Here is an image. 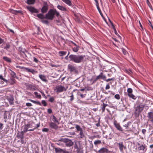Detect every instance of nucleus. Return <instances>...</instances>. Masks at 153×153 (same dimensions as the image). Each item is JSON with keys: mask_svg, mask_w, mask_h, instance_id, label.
<instances>
[{"mask_svg": "<svg viewBox=\"0 0 153 153\" xmlns=\"http://www.w3.org/2000/svg\"><path fill=\"white\" fill-rule=\"evenodd\" d=\"M85 57V55L74 54H71L69 56L71 61L76 63L81 62Z\"/></svg>", "mask_w": 153, "mask_h": 153, "instance_id": "f257e3e1", "label": "nucleus"}, {"mask_svg": "<svg viewBox=\"0 0 153 153\" xmlns=\"http://www.w3.org/2000/svg\"><path fill=\"white\" fill-rule=\"evenodd\" d=\"M145 106V105L140 104L134 107V114L135 117H137L139 116Z\"/></svg>", "mask_w": 153, "mask_h": 153, "instance_id": "f03ea898", "label": "nucleus"}, {"mask_svg": "<svg viewBox=\"0 0 153 153\" xmlns=\"http://www.w3.org/2000/svg\"><path fill=\"white\" fill-rule=\"evenodd\" d=\"M53 9H50L46 14L45 18L51 20H52L54 17Z\"/></svg>", "mask_w": 153, "mask_h": 153, "instance_id": "7ed1b4c3", "label": "nucleus"}, {"mask_svg": "<svg viewBox=\"0 0 153 153\" xmlns=\"http://www.w3.org/2000/svg\"><path fill=\"white\" fill-rule=\"evenodd\" d=\"M68 88V86H67L66 87L62 86L61 85L56 86L55 88L56 92L59 93L63 92V91H65Z\"/></svg>", "mask_w": 153, "mask_h": 153, "instance_id": "20e7f679", "label": "nucleus"}, {"mask_svg": "<svg viewBox=\"0 0 153 153\" xmlns=\"http://www.w3.org/2000/svg\"><path fill=\"white\" fill-rule=\"evenodd\" d=\"M59 141H62L65 143L66 146L68 147H70L72 146L73 144V143L72 141L68 139L62 138L59 140Z\"/></svg>", "mask_w": 153, "mask_h": 153, "instance_id": "39448f33", "label": "nucleus"}, {"mask_svg": "<svg viewBox=\"0 0 153 153\" xmlns=\"http://www.w3.org/2000/svg\"><path fill=\"white\" fill-rule=\"evenodd\" d=\"M137 144L139 146L138 149L139 150V153H145L147 150L145 145H141L139 143H137Z\"/></svg>", "mask_w": 153, "mask_h": 153, "instance_id": "423d86ee", "label": "nucleus"}, {"mask_svg": "<svg viewBox=\"0 0 153 153\" xmlns=\"http://www.w3.org/2000/svg\"><path fill=\"white\" fill-rule=\"evenodd\" d=\"M94 151L98 153H109L110 152V151L108 150L107 149L104 147L102 148L98 151L95 149H94Z\"/></svg>", "mask_w": 153, "mask_h": 153, "instance_id": "0eeeda50", "label": "nucleus"}, {"mask_svg": "<svg viewBox=\"0 0 153 153\" xmlns=\"http://www.w3.org/2000/svg\"><path fill=\"white\" fill-rule=\"evenodd\" d=\"M48 9V6L46 2H44L42 7L41 9V12L42 13H46Z\"/></svg>", "mask_w": 153, "mask_h": 153, "instance_id": "6e6552de", "label": "nucleus"}, {"mask_svg": "<svg viewBox=\"0 0 153 153\" xmlns=\"http://www.w3.org/2000/svg\"><path fill=\"white\" fill-rule=\"evenodd\" d=\"M114 124L115 127L118 130L122 132L123 131V129L122 128L120 124L119 123H117V122L116 120H114Z\"/></svg>", "mask_w": 153, "mask_h": 153, "instance_id": "1a4fd4ad", "label": "nucleus"}, {"mask_svg": "<svg viewBox=\"0 0 153 153\" xmlns=\"http://www.w3.org/2000/svg\"><path fill=\"white\" fill-rule=\"evenodd\" d=\"M103 73L102 72H101L99 75L97 76L96 78L94 80V82H96L98 79L101 78L104 80H105V79H106V76L105 75H103Z\"/></svg>", "mask_w": 153, "mask_h": 153, "instance_id": "9d476101", "label": "nucleus"}, {"mask_svg": "<svg viewBox=\"0 0 153 153\" xmlns=\"http://www.w3.org/2000/svg\"><path fill=\"white\" fill-rule=\"evenodd\" d=\"M68 69L71 72H76V68L75 67L72 65L69 64L68 65Z\"/></svg>", "mask_w": 153, "mask_h": 153, "instance_id": "9b49d317", "label": "nucleus"}, {"mask_svg": "<svg viewBox=\"0 0 153 153\" xmlns=\"http://www.w3.org/2000/svg\"><path fill=\"white\" fill-rule=\"evenodd\" d=\"M22 68L24 69L27 72H31L33 74H34L37 72L36 71L33 69H30L28 68L24 67H22Z\"/></svg>", "mask_w": 153, "mask_h": 153, "instance_id": "f8f14e48", "label": "nucleus"}, {"mask_svg": "<svg viewBox=\"0 0 153 153\" xmlns=\"http://www.w3.org/2000/svg\"><path fill=\"white\" fill-rule=\"evenodd\" d=\"M27 9L30 12L32 13H37L38 11L37 9H35L33 7L31 6H27Z\"/></svg>", "mask_w": 153, "mask_h": 153, "instance_id": "ddd939ff", "label": "nucleus"}, {"mask_svg": "<svg viewBox=\"0 0 153 153\" xmlns=\"http://www.w3.org/2000/svg\"><path fill=\"white\" fill-rule=\"evenodd\" d=\"M147 117L152 123H153V112H149L148 114Z\"/></svg>", "mask_w": 153, "mask_h": 153, "instance_id": "4468645a", "label": "nucleus"}, {"mask_svg": "<svg viewBox=\"0 0 153 153\" xmlns=\"http://www.w3.org/2000/svg\"><path fill=\"white\" fill-rule=\"evenodd\" d=\"M116 144L118 145L120 150L121 152L123 151L124 146L123 145V143L122 142H120L119 143H116Z\"/></svg>", "mask_w": 153, "mask_h": 153, "instance_id": "2eb2a0df", "label": "nucleus"}, {"mask_svg": "<svg viewBox=\"0 0 153 153\" xmlns=\"http://www.w3.org/2000/svg\"><path fill=\"white\" fill-rule=\"evenodd\" d=\"M49 126L52 128L56 129L58 128L57 125L53 122H51L49 123Z\"/></svg>", "mask_w": 153, "mask_h": 153, "instance_id": "dca6fc26", "label": "nucleus"}, {"mask_svg": "<svg viewBox=\"0 0 153 153\" xmlns=\"http://www.w3.org/2000/svg\"><path fill=\"white\" fill-rule=\"evenodd\" d=\"M23 131L21 132H19L17 133V136L18 138L22 139L24 138V133Z\"/></svg>", "mask_w": 153, "mask_h": 153, "instance_id": "f3484780", "label": "nucleus"}, {"mask_svg": "<svg viewBox=\"0 0 153 153\" xmlns=\"http://www.w3.org/2000/svg\"><path fill=\"white\" fill-rule=\"evenodd\" d=\"M39 76L40 79L43 82H47L48 81L46 79V77L45 76L43 75L40 74L39 75Z\"/></svg>", "mask_w": 153, "mask_h": 153, "instance_id": "a211bd4d", "label": "nucleus"}, {"mask_svg": "<svg viewBox=\"0 0 153 153\" xmlns=\"http://www.w3.org/2000/svg\"><path fill=\"white\" fill-rule=\"evenodd\" d=\"M30 123H27V124H25L24 126V129L23 130V132L26 133L27 132L28 130V128H30Z\"/></svg>", "mask_w": 153, "mask_h": 153, "instance_id": "6ab92c4d", "label": "nucleus"}, {"mask_svg": "<svg viewBox=\"0 0 153 153\" xmlns=\"http://www.w3.org/2000/svg\"><path fill=\"white\" fill-rule=\"evenodd\" d=\"M7 100L9 102V104L10 105H12L13 104V100L14 98L12 96H10L7 98Z\"/></svg>", "mask_w": 153, "mask_h": 153, "instance_id": "aec40b11", "label": "nucleus"}, {"mask_svg": "<svg viewBox=\"0 0 153 153\" xmlns=\"http://www.w3.org/2000/svg\"><path fill=\"white\" fill-rule=\"evenodd\" d=\"M9 114V112L7 111H5L4 112V122H7L6 119H7L8 115Z\"/></svg>", "mask_w": 153, "mask_h": 153, "instance_id": "412c9836", "label": "nucleus"}, {"mask_svg": "<svg viewBox=\"0 0 153 153\" xmlns=\"http://www.w3.org/2000/svg\"><path fill=\"white\" fill-rule=\"evenodd\" d=\"M57 8L59 10L62 11H67V9L62 6L58 5L57 6Z\"/></svg>", "mask_w": 153, "mask_h": 153, "instance_id": "4be33fe9", "label": "nucleus"}, {"mask_svg": "<svg viewBox=\"0 0 153 153\" xmlns=\"http://www.w3.org/2000/svg\"><path fill=\"white\" fill-rule=\"evenodd\" d=\"M64 3L68 4V5L72 6L73 5L70 0H62Z\"/></svg>", "mask_w": 153, "mask_h": 153, "instance_id": "5701e85b", "label": "nucleus"}, {"mask_svg": "<svg viewBox=\"0 0 153 153\" xmlns=\"http://www.w3.org/2000/svg\"><path fill=\"white\" fill-rule=\"evenodd\" d=\"M10 11L11 13L15 14H16L19 13H21V11L20 10H15L13 9L10 10Z\"/></svg>", "mask_w": 153, "mask_h": 153, "instance_id": "b1692460", "label": "nucleus"}, {"mask_svg": "<svg viewBox=\"0 0 153 153\" xmlns=\"http://www.w3.org/2000/svg\"><path fill=\"white\" fill-rule=\"evenodd\" d=\"M3 59H4L5 61L8 62H11V59L7 56H4L3 57Z\"/></svg>", "mask_w": 153, "mask_h": 153, "instance_id": "393cba45", "label": "nucleus"}, {"mask_svg": "<svg viewBox=\"0 0 153 153\" xmlns=\"http://www.w3.org/2000/svg\"><path fill=\"white\" fill-rule=\"evenodd\" d=\"M29 100L30 102L37 105H41V103L39 101H36L33 100L31 99H29Z\"/></svg>", "mask_w": 153, "mask_h": 153, "instance_id": "a878e982", "label": "nucleus"}, {"mask_svg": "<svg viewBox=\"0 0 153 153\" xmlns=\"http://www.w3.org/2000/svg\"><path fill=\"white\" fill-rule=\"evenodd\" d=\"M35 1V0H27V3L29 4H33Z\"/></svg>", "mask_w": 153, "mask_h": 153, "instance_id": "bb28decb", "label": "nucleus"}, {"mask_svg": "<svg viewBox=\"0 0 153 153\" xmlns=\"http://www.w3.org/2000/svg\"><path fill=\"white\" fill-rule=\"evenodd\" d=\"M79 46L78 45L75 46L73 48V51L74 52H77L79 50Z\"/></svg>", "mask_w": 153, "mask_h": 153, "instance_id": "cd10ccee", "label": "nucleus"}, {"mask_svg": "<svg viewBox=\"0 0 153 153\" xmlns=\"http://www.w3.org/2000/svg\"><path fill=\"white\" fill-rule=\"evenodd\" d=\"M75 128L78 131H80L82 130V128L78 125H75Z\"/></svg>", "mask_w": 153, "mask_h": 153, "instance_id": "c85d7f7f", "label": "nucleus"}, {"mask_svg": "<svg viewBox=\"0 0 153 153\" xmlns=\"http://www.w3.org/2000/svg\"><path fill=\"white\" fill-rule=\"evenodd\" d=\"M128 96L134 100H136L137 97L134 95L132 93L131 94H128Z\"/></svg>", "mask_w": 153, "mask_h": 153, "instance_id": "c756f323", "label": "nucleus"}, {"mask_svg": "<svg viewBox=\"0 0 153 153\" xmlns=\"http://www.w3.org/2000/svg\"><path fill=\"white\" fill-rule=\"evenodd\" d=\"M34 95H35L36 97V98H38L39 99H41V96L40 94H38V93L37 92L35 91L34 93Z\"/></svg>", "mask_w": 153, "mask_h": 153, "instance_id": "7c9ffc66", "label": "nucleus"}, {"mask_svg": "<svg viewBox=\"0 0 153 153\" xmlns=\"http://www.w3.org/2000/svg\"><path fill=\"white\" fill-rule=\"evenodd\" d=\"M67 53V52L65 51H60L59 52V53L60 54V56H63L65 55Z\"/></svg>", "mask_w": 153, "mask_h": 153, "instance_id": "2f4dec72", "label": "nucleus"}, {"mask_svg": "<svg viewBox=\"0 0 153 153\" xmlns=\"http://www.w3.org/2000/svg\"><path fill=\"white\" fill-rule=\"evenodd\" d=\"M131 124V122H129L125 124L124 125V126L125 127L126 129H128L129 128V126Z\"/></svg>", "mask_w": 153, "mask_h": 153, "instance_id": "473e14b6", "label": "nucleus"}, {"mask_svg": "<svg viewBox=\"0 0 153 153\" xmlns=\"http://www.w3.org/2000/svg\"><path fill=\"white\" fill-rule=\"evenodd\" d=\"M79 135H80V137L81 138H83L85 137V135L83 132L82 130L80 131Z\"/></svg>", "mask_w": 153, "mask_h": 153, "instance_id": "72a5a7b5", "label": "nucleus"}, {"mask_svg": "<svg viewBox=\"0 0 153 153\" xmlns=\"http://www.w3.org/2000/svg\"><path fill=\"white\" fill-rule=\"evenodd\" d=\"M101 143V141L100 140H96L94 142V144L95 145H97V144H100Z\"/></svg>", "mask_w": 153, "mask_h": 153, "instance_id": "f704fd0d", "label": "nucleus"}, {"mask_svg": "<svg viewBox=\"0 0 153 153\" xmlns=\"http://www.w3.org/2000/svg\"><path fill=\"white\" fill-rule=\"evenodd\" d=\"M121 50L123 52V53L125 55H126L128 54L127 51L124 48H121Z\"/></svg>", "mask_w": 153, "mask_h": 153, "instance_id": "c9c22d12", "label": "nucleus"}, {"mask_svg": "<svg viewBox=\"0 0 153 153\" xmlns=\"http://www.w3.org/2000/svg\"><path fill=\"white\" fill-rule=\"evenodd\" d=\"M37 16L40 19H43L44 18L43 15L41 13L37 14Z\"/></svg>", "mask_w": 153, "mask_h": 153, "instance_id": "e433bc0d", "label": "nucleus"}, {"mask_svg": "<svg viewBox=\"0 0 153 153\" xmlns=\"http://www.w3.org/2000/svg\"><path fill=\"white\" fill-rule=\"evenodd\" d=\"M55 151L56 152H63L64 150H63L60 148H55Z\"/></svg>", "mask_w": 153, "mask_h": 153, "instance_id": "4c0bfd02", "label": "nucleus"}, {"mask_svg": "<svg viewBox=\"0 0 153 153\" xmlns=\"http://www.w3.org/2000/svg\"><path fill=\"white\" fill-rule=\"evenodd\" d=\"M0 79L3 80V81H4V82H6V83H7L8 82V80H7V79H4L3 77V76L1 75H0Z\"/></svg>", "mask_w": 153, "mask_h": 153, "instance_id": "58836bf2", "label": "nucleus"}, {"mask_svg": "<svg viewBox=\"0 0 153 153\" xmlns=\"http://www.w3.org/2000/svg\"><path fill=\"white\" fill-rule=\"evenodd\" d=\"M127 91L128 93V94H131L132 93V92H133V90H132V89L131 88H128V89H127Z\"/></svg>", "mask_w": 153, "mask_h": 153, "instance_id": "ea45409f", "label": "nucleus"}, {"mask_svg": "<svg viewBox=\"0 0 153 153\" xmlns=\"http://www.w3.org/2000/svg\"><path fill=\"white\" fill-rule=\"evenodd\" d=\"M10 46L9 44H6V46H5L4 48L6 50H8V49L10 48Z\"/></svg>", "mask_w": 153, "mask_h": 153, "instance_id": "a19ab883", "label": "nucleus"}, {"mask_svg": "<svg viewBox=\"0 0 153 153\" xmlns=\"http://www.w3.org/2000/svg\"><path fill=\"white\" fill-rule=\"evenodd\" d=\"M52 120L53 122L56 123H58V121L56 118L54 116H53Z\"/></svg>", "mask_w": 153, "mask_h": 153, "instance_id": "79ce46f5", "label": "nucleus"}, {"mask_svg": "<svg viewBox=\"0 0 153 153\" xmlns=\"http://www.w3.org/2000/svg\"><path fill=\"white\" fill-rule=\"evenodd\" d=\"M71 95L70 96V97H71V99H70V100L71 101H72L74 100V96L72 92H71Z\"/></svg>", "mask_w": 153, "mask_h": 153, "instance_id": "37998d69", "label": "nucleus"}, {"mask_svg": "<svg viewBox=\"0 0 153 153\" xmlns=\"http://www.w3.org/2000/svg\"><path fill=\"white\" fill-rule=\"evenodd\" d=\"M53 11L54 12V16L55 14L57 16H58L59 15V13L58 12H57L56 10L53 9Z\"/></svg>", "mask_w": 153, "mask_h": 153, "instance_id": "c03bdc74", "label": "nucleus"}, {"mask_svg": "<svg viewBox=\"0 0 153 153\" xmlns=\"http://www.w3.org/2000/svg\"><path fill=\"white\" fill-rule=\"evenodd\" d=\"M114 97L117 100H119L120 98V95L118 94H116L114 96Z\"/></svg>", "mask_w": 153, "mask_h": 153, "instance_id": "a18cd8bd", "label": "nucleus"}, {"mask_svg": "<svg viewBox=\"0 0 153 153\" xmlns=\"http://www.w3.org/2000/svg\"><path fill=\"white\" fill-rule=\"evenodd\" d=\"M42 103L44 106H45L47 105L46 102L45 100H42Z\"/></svg>", "mask_w": 153, "mask_h": 153, "instance_id": "49530a36", "label": "nucleus"}, {"mask_svg": "<svg viewBox=\"0 0 153 153\" xmlns=\"http://www.w3.org/2000/svg\"><path fill=\"white\" fill-rule=\"evenodd\" d=\"M54 99L53 97H51L49 98V101L51 102H53L54 101Z\"/></svg>", "mask_w": 153, "mask_h": 153, "instance_id": "de8ad7c7", "label": "nucleus"}, {"mask_svg": "<svg viewBox=\"0 0 153 153\" xmlns=\"http://www.w3.org/2000/svg\"><path fill=\"white\" fill-rule=\"evenodd\" d=\"M41 21L43 23L46 24H48V21L47 20H42Z\"/></svg>", "mask_w": 153, "mask_h": 153, "instance_id": "09e8293b", "label": "nucleus"}, {"mask_svg": "<svg viewBox=\"0 0 153 153\" xmlns=\"http://www.w3.org/2000/svg\"><path fill=\"white\" fill-rule=\"evenodd\" d=\"M48 131L49 129L46 128H44L42 129V131L43 132H47Z\"/></svg>", "mask_w": 153, "mask_h": 153, "instance_id": "8fccbe9b", "label": "nucleus"}, {"mask_svg": "<svg viewBox=\"0 0 153 153\" xmlns=\"http://www.w3.org/2000/svg\"><path fill=\"white\" fill-rule=\"evenodd\" d=\"M33 61L36 63L39 62V60L35 57H33Z\"/></svg>", "mask_w": 153, "mask_h": 153, "instance_id": "3c124183", "label": "nucleus"}, {"mask_svg": "<svg viewBox=\"0 0 153 153\" xmlns=\"http://www.w3.org/2000/svg\"><path fill=\"white\" fill-rule=\"evenodd\" d=\"M114 80V78H109L108 79H105V81H106L107 82H108L110 80Z\"/></svg>", "mask_w": 153, "mask_h": 153, "instance_id": "603ef678", "label": "nucleus"}, {"mask_svg": "<svg viewBox=\"0 0 153 153\" xmlns=\"http://www.w3.org/2000/svg\"><path fill=\"white\" fill-rule=\"evenodd\" d=\"M105 107L103 105L101 107V109L102 110V111L103 112L105 111Z\"/></svg>", "mask_w": 153, "mask_h": 153, "instance_id": "864d4df0", "label": "nucleus"}, {"mask_svg": "<svg viewBox=\"0 0 153 153\" xmlns=\"http://www.w3.org/2000/svg\"><path fill=\"white\" fill-rule=\"evenodd\" d=\"M48 112L49 114H51L52 113V110L51 108H49L48 109Z\"/></svg>", "mask_w": 153, "mask_h": 153, "instance_id": "5fc2aeb1", "label": "nucleus"}, {"mask_svg": "<svg viewBox=\"0 0 153 153\" xmlns=\"http://www.w3.org/2000/svg\"><path fill=\"white\" fill-rule=\"evenodd\" d=\"M3 127V124L2 123H0V131L2 129Z\"/></svg>", "mask_w": 153, "mask_h": 153, "instance_id": "6e6d98bb", "label": "nucleus"}, {"mask_svg": "<svg viewBox=\"0 0 153 153\" xmlns=\"http://www.w3.org/2000/svg\"><path fill=\"white\" fill-rule=\"evenodd\" d=\"M26 105L27 106H32V104L30 103H26Z\"/></svg>", "mask_w": 153, "mask_h": 153, "instance_id": "4d7b16f0", "label": "nucleus"}, {"mask_svg": "<svg viewBox=\"0 0 153 153\" xmlns=\"http://www.w3.org/2000/svg\"><path fill=\"white\" fill-rule=\"evenodd\" d=\"M89 142H90V143L91 144L90 148H93V145L92 143V141H89Z\"/></svg>", "mask_w": 153, "mask_h": 153, "instance_id": "13d9d810", "label": "nucleus"}, {"mask_svg": "<svg viewBox=\"0 0 153 153\" xmlns=\"http://www.w3.org/2000/svg\"><path fill=\"white\" fill-rule=\"evenodd\" d=\"M110 88V86L108 84H107V85H106V86L105 87V89L106 90H107V89H108Z\"/></svg>", "mask_w": 153, "mask_h": 153, "instance_id": "bf43d9fd", "label": "nucleus"}, {"mask_svg": "<svg viewBox=\"0 0 153 153\" xmlns=\"http://www.w3.org/2000/svg\"><path fill=\"white\" fill-rule=\"evenodd\" d=\"M146 131L145 129H143L142 130V132L143 134H145Z\"/></svg>", "mask_w": 153, "mask_h": 153, "instance_id": "052dcab7", "label": "nucleus"}, {"mask_svg": "<svg viewBox=\"0 0 153 153\" xmlns=\"http://www.w3.org/2000/svg\"><path fill=\"white\" fill-rule=\"evenodd\" d=\"M96 3V6H99L98 2L97 0H94Z\"/></svg>", "mask_w": 153, "mask_h": 153, "instance_id": "680f3d73", "label": "nucleus"}, {"mask_svg": "<svg viewBox=\"0 0 153 153\" xmlns=\"http://www.w3.org/2000/svg\"><path fill=\"white\" fill-rule=\"evenodd\" d=\"M12 73H13V74H11L12 76L13 77H15L16 76V75L15 73L13 71H12Z\"/></svg>", "mask_w": 153, "mask_h": 153, "instance_id": "e2e57ef3", "label": "nucleus"}, {"mask_svg": "<svg viewBox=\"0 0 153 153\" xmlns=\"http://www.w3.org/2000/svg\"><path fill=\"white\" fill-rule=\"evenodd\" d=\"M4 42V40L0 37V44Z\"/></svg>", "mask_w": 153, "mask_h": 153, "instance_id": "0e129e2a", "label": "nucleus"}, {"mask_svg": "<svg viewBox=\"0 0 153 153\" xmlns=\"http://www.w3.org/2000/svg\"><path fill=\"white\" fill-rule=\"evenodd\" d=\"M80 96L82 98H83L84 97H85V96L86 95V94H84V95H83L82 94H80Z\"/></svg>", "mask_w": 153, "mask_h": 153, "instance_id": "69168bd1", "label": "nucleus"}, {"mask_svg": "<svg viewBox=\"0 0 153 153\" xmlns=\"http://www.w3.org/2000/svg\"><path fill=\"white\" fill-rule=\"evenodd\" d=\"M19 51H20L24 53V51H22V48L21 47H19Z\"/></svg>", "mask_w": 153, "mask_h": 153, "instance_id": "338daca9", "label": "nucleus"}, {"mask_svg": "<svg viewBox=\"0 0 153 153\" xmlns=\"http://www.w3.org/2000/svg\"><path fill=\"white\" fill-rule=\"evenodd\" d=\"M63 153H70L68 151H66L65 150H63Z\"/></svg>", "mask_w": 153, "mask_h": 153, "instance_id": "774afa93", "label": "nucleus"}]
</instances>
